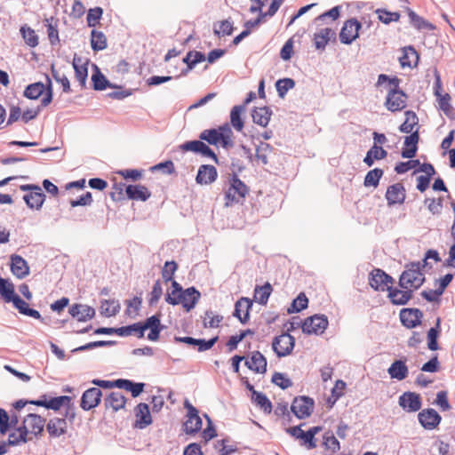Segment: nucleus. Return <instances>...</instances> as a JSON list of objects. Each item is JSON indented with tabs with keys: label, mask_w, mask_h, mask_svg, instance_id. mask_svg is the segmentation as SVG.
<instances>
[{
	"label": "nucleus",
	"mask_w": 455,
	"mask_h": 455,
	"mask_svg": "<svg viewBox=\"0 0 455 455\" xmlns=\"http://www.w3.org/2000/svg\"><path fill=\"white\" fill-rule=\"evenodd\" d=\"M200 296V292L195 287H189L179 294L178 297H172L171 294H167L165 301L173 306L181 304L185 310L189 312L196 307Z\"/></svg>",
	"instance_id": "obj_3"
},
{
	"label": "nucleus",
	"mask_w": 455,
	"mask_h": 455,
	"mask_svg": "<svg viewBox=\"0 0 455 455\" xmlns=\"http://www.w3.org/2000/svg\"><path fill=\"white\" fill-rule=\"evenodd\" d=\"M72 65L75 70L76 78L84 87L88 76L87 62H83L82 58L75 54Z\"/></svg>",
	"instance_id": "obj_28"
},
{
	"label": "nucleus",
	"mask_w": 455,
	"mask_h": 455,
	"mask_svg": "<svg viewBox=\"0 0 455 455\" xmlns=\"http://www.w3.org/2000/svg\"><path fill=\"white\" fill-rule=\"evenodd\" d=\"M272 382L282 389H286L292 386V381L281 372H275L273 374Z\"/></svg>",
	"instance_id": "obj_61"
},
{
	"label": "nucleus",
	"mask_w": 455,
	"mask_h": 455,
	"mask_svg": "<svg viewBox=\"0 0 455 455\" xmlns=\"http://www.w3.org/2000/svg\"><path fill=\"white\" fill-rule=\"evenodd\" d=\"M68 423L65 418H52L46 424V430L51 437L57 438L66 434Z\"/></svg>",
	"instance_id": "obj_21"
},
{
	"label": "nucleus",
	"mask_w": 455,
	"mask_h": 455,
	"mask_svg": "<svg viewBox=\"0 0 455 455\" xmlns=\"http://www.w3.org/2000/svg\"><path fill=\"white\" fill-rule=\"evenodd\" d=\"M419 140V132L415 131L411 132L409 136H406L404 139V146L405 148L402 150V156L403 158H412L415 156L418 150V142Z\"/></svg>",
	"instance_id": "obj_24"
},
{
	"label": "nucleus",
	"mask_w": 455,
	"mask_h": 455,
	"mask_svg": "<svg viewBox=\"0 0 455 455\" xmlns=\"http://www.w3.org/2000/svg\"><path fill=\"white\" fill-rule=\"evenodd\" d=\"M52 75L56 82L60 83L62 85L64 92H70V83L68 78L64 74H60L58 70L54 68V66H52Z\"/></svg>",
	"instance_id": "obj_60"
},
{
	"label": "nucleus",
	"mask_w": 455,
	"mask_h": 455,
	"mask_svg": "<svg viewBox=\"0 0 455 455\" xmlns=\"http://www.w3.org/2000/svg\"><path fill=\"white\" fill-rule=\"evenodd\" d=\"M295 86V81L291 78H282L276 81L275 87L280 98H284L289 90Z\"/></svg>",
	"instance_id": "obj_53"
},
{
	"label": "nucleus",
	"mask_w": 455,
	"mask_h": 455,
	"mask_svg": "<svg viewBox=\"0 0 455 455\" xmlns=\"http://www.w3.org/2000/svg\"><path fill=\"white\" fill-rule=\"evenodd\" d=\"M220 132V130L216 129L204 130L200 133L199 139L207 141L211 145L217 146L220 144V139H221Z\"/></svg>",
	"instance_id": "obj_50"
},
{
	"label": "nucleus",
	"mask_w": 455,
	"mask_h": 455,
	"mask_svg": "<svg viewBox=\"0 0 455 455\" xmlns=\"http://www.w3.org/2000/svg\"><path fill=\"white\" fill-rule=\"evenodd\" d=\"M441 319H436L435 327H432L427 331V347L432 351H435L438 349L437 338L439 335V328H440Z\"/></svg>",
	"instance_id": "obj_47"
},
{
	"label": "nucleus",
	"mask_w": 455,
	"mask_h": 455,
	"mask_svg": "<svg viewBox=\"0 0 455 455\" xmlns=\"http://www.w3.org/2000/svg\"><path fill=\"white\" fill-rule=\"evenodd\" d=\"M69 315L78 322H86L95 316V309L84 304L75 303L68 308Z\"/></svg>",
	"instance_id": "obj_14"
},
{
	"label": "nucleus",
	"mask_w": 455,
	"mask_h": 455,
	"mask_svg": "<svg viewBox=\"0 0 455 455\" xmlns=\"http://www.w3.org/2000/svg\"><path fill=\"white\" fill-rule=\"evenodd\" d=\"M20 31L25 43L29 47L34 48L38 45V36L34 29H32L30 27H28L27 25H24L20 28Z\"/></svg>",
	"instance_id": "obj_45"
},
{
	"label": "nucleus",
	"mask_w": 455,
	"mask_h": 455,
	"mask_svg": "<svg viewBox=\"0 0 455 455\" xmlns=\"http://www.w3.org/2000/svg\"><path fill=\"white\" fill-rule=\"evenodd\" d=\"M406 197V191L403 184L395 183L389 186L386 192L388 205L402 204Z\"/></svg>",
	"instance_id": "obj_17"
},
{
	"label": "nucleus",
	"mask_w": 455,
	"mask_h": 455,
	"mask_svg": "<svg viewBox=\"0 0 455 455\" xmlns=\"http://www.w3.org/2000/svg\"><path fill=\"white\" fill-rule=\"evenodd\" d=\"M184 407L188 410V419L184 422V431L187 434L197 433L202 427V419L198 415V411L188 400H185Z\"/></svg>",
	"instance_id": "obj_11"
},
{
	"label": "nucleus",
	"mask_w": 455,
	"mask_h": 455,
	"mask_svg": "<svg viewBox=\"0 0 455 455\" xmlns=\"http://www.w3.org/2000/svg\"><path fill=\"white\" fill-rule=\"evenodd\" d=\"M361 28V22L355 18L346 20L339 32L340 42L344 44H351L358 38Z\"/></svg>",
	"instance_id": "obj_6"
},
{
	"label": "nucleus",
	"mask_w": 455,
	"mask_h": 455,
	"mask_svg": "<svg viewBox=\"0 0 455 455\" xmlns=\"http://www.w3.org/2000/svg\"><path fill=\"white\" fill-rule=\"evenodd\" d=\"M375 13L378 15V19L382 23L388 25L391 22H396L400 20V13L397 12H389L387 9L379 8L375 11Z\"/></svg>",
	"instance_id": "obj_46"
},
{
	"label": "nucleus",
	"mask_w": 455,
	"mask_h": 455,
	"mask_svg": "<svg viewBox=\"0 0 455 455\" xmlns=\"http://www.w3.org/2000/svg\"><path fill=\"white\" fill-rule=\"evenodd\" d=\"M399 405L407 412H416L421 408V397L417 393L405 392L399 397Z\"/></svg>",
	"instance_id": "obj_12"
},
{
	"label": "nucleus",
	"mask_w": 455,
	"mask_h": 455,
	"mask_svg": "<svg viewBox=\"0 0 455 455\" xmlns=\"http://www.w3.org/2000/svg\"><path fill=\"white\" fill-rule=\"evenodd\" d=\"M387 372L391 379L403 380L408 376L409 370L404 361L395 360L387 369Z\"/></svg>",
	"instance_id": "obj_30"
},
{
	"label": "nucleus",
	"mask_w": 455,
	"mask_h": 455,
	"mask_svg": "<svg viewBox=\"0 0 455 455\" xmlns=\"http://www.w3.org/2000/svg\"><path fill=\"white\" fill-rule=\"evenodd\" d=\"M220 144L225 148H230L234 146V142L232 140V132L229 128L220 127Z\"/></svg>",
	"instance_id": "obj_62"
},
{
	"label": "nucleus",
	"mask_w": 455,
	"mask_h": 455,
	"mask_svg": "<svg viewBox=\"0 0 455 455\" xmlns=\"http://www.w3.org/2000/svg\"><path fill=\"white\" fill-rule=\"evenodd\" d=\"M126 403V398L119 392H111L104 400L105 407L111 408L114 411L123 409Z\"/></svg>",
	"instance_id": "obj_29"
},
{
	"label": "nucleus",
	"mask_w": 455,
	"mask_h": 455,
	"mask_svg": "<svg viewBox=\"0 0 455 455\" xmlns=\"http://www.w3.org/2000/svg\"><path fill=\"white\" fill-rule=\"evenodd\" d=\"M95 72L92 76V86L95 91H103L106 88H113L114 86L109 83L106 76L100 72L99 68L94 65Z\"/></svg>",
	"instance_id": "obj_37"
},
{
	"label": "nucleus",
	"mask_w": 455,
	"mask_h": 455,
	"mask_svg": "<svg viewBox=\"0 0 455 455\" xmlns=\"http://www.w3.org/2000/svg\"><path fill=\"white\" fill-rule=\"evenodd\" d=\"M418 419L420 425L429 430L435 428L442 419L437 411L431 408L421 411L418 414Z\"/></svg>",
	"instance_id": "obj_15"
},
{
	"label": "nucleus",
	"mask_w": 455,
	"mask_h": 455,
	"mask_svg": "<svg viewBox=\"0 0 455 455\" xmlns=\"http://www.w3.org/2000/svg\"><path fill=\"white\" fill-rule=\"evenodd\" d=\"M419 164H420V162L419 160H410L407 162H400L395 165V171L398 174H402V173L407 172L409 170H411Z\"/></svg>",
	"instance_id": "obj_63"
},
{
	"label": "nucleus",
	"mask_w": 455,
	"mask_h": 455,
	"mask_svg": "<svg viewBox=\"0 0 455 455\" xmlns=\"http://www.w3.org/2000/svg\"><path fill=\"white\" fill-rule=\"evenodd\" d=\"M91 45L93 51H102L107 47L106 36L97 30H92L91 33Z\"/></svg>",
	"instance_id": "obj_44"
},
{
	"label": "nucleus",
	"mask_w": 455,
	"mask_h": 455,
	"mask_svg": "<svg viewBox=\"0 0 455 455\" xmlns=\"http://www.w3.org/2000/svg\"><path fill=\"white\" fill-rule=\"evenodd\" d=\"M217 177V169L213 165L203 164L198 169L196 181L200 185H208L214 182Z\"/></svg>",
	"instance_id": "obj_19"
},
{
	"label": "nucleus",
	"mask_w": 455,
	"mask_h": 455,
	"mask_svg": "<svg viewBox=\"0 0 455 455\" xmlns=\"http://www.w3.org/2000/svg\"><path fill=\"white\" fill-rule=\"evenodd\" d=\"M405 115V120L404 122L400 125L399 130L401 132L404 133H411L413 132V129L416 125L419 124V118L415 112L411 110H407L404 113Z\"/></svg>",
	"instance_id": "obj_40"
},
{
	"label": "nucleus",
	"mask_w": 455,
	"mask_h": 455,
	"mask_svg": "<svg viewBox=\"0 0 455 455\" xmlns=\"http://www.w3.org/2000/svg\"><path fill=\"white\" fill-rule=\"evenodd\" d=\"M0 294L5 301L10 302V299L15 294L13 285L7 280L0 276Z\"/></svg>",
	"instance_id": "obj_57"
},
{
	"label": "nucleus",
	"mask_w": 455,
	"mask_h": 455,
	"mask_svg": "<svg viewBox=\"0 0 455 455\" xmlns=\"http://www.w3.org/2000/svg\"><path fill=\"white\" fill-rule=\"evenodd\" d=\"M135 427L143 429L152 423L149 407L147 403H140L135 408Z\"/></svg>",
	"instance_id": "obj_20"
},
{
	"label": "nucleus",
	"mask_w": 455,
	"mask_h": 455,
	"mask_svg": "<svg viewBox=\"0 0 455 455\" xmlns=\"http://www.w3.org/2000/svg\"><path fill=\"white\" fill-rule=\"evenodd\" d=\"M403 56L400 57V64L404 67H416L419 61V54L412 46H406L403 49Z\"/></svg>",
	"instance_id": "obj_33"
},
{
	"label": "nucleus",
	"mask_w": 455,
	"mask_h": 455,
	"mask_svg": "<svg viewBox=\"0 0 455 455\" xmlns=\"http://www.w3.org/2000/svg\"><path fill=\"white\" fill-rule=\"evenodd\" d=\"M119 304L115 300L105 299L101 302L100 313L101 315L109 317L116 315L119 311Z\"/></svg>",
	"instance_id": "obj_52"
},
{
	"label": "nucleus",
	"mask_w": 455,
	"mask_h": 455,
	"mask_svg": "<svg viewBox=\"0 0 455 455\" xmlns=\"http://www.w3.org/2000/svg\"><path fill=\"white\" fill-rule=\"evenodd\" d=\"M308 304V299L304 293H300L298 297L293 299L291 307L288 308V313H297L301 310L307 308Z\"/></svg>",
	"instance_id": "obj_54"
},
{
	"label": "nucleus",
	"mask_w": 455,
	"mask_h": 455,
	"mask_svg": "<svg viewBox=\"0 0 455 455\" xmlns=\"http://www.w3.org/2000/svg\"><path fill=\"white\" fill-rule=\"evenodd\" d=\"M252 307V300L242 297L235 305L234 316L239 319L242 323H246L250 318V310Z\"/></svg>",
	"instance_id": "obj_18"
},
{
	"label": "nucleus",
	"mask_w": 455,
	"mask_h": 455,
	"mask_svg": "<svg viewBox=\"0 0 455 455\" xmlns=\"http://www.w3.org/2000/svg\"><path fill=\"white\" fill-rule=\"evenodd\" d=\"M251 401L264 412H271L272 403L265 394L258 391H253L251 395Z\"/></svg>",
	"instance_id": "obj_41"
},
{
	"label": "nucleus",
	"mask_w": 455,
	"mask_h": 455,
	"mask_svg": "<svg viewBox=\"0 0 455 455\" xmlns=\"http://www.w3.org/2000/svg\"><path fill=\"white\" fill-rule=\"evenodd\" d=\"M388 298L394 305H405L412 297L411 290L402 291L392 286L387 290Z\"/></svg>",
	"instance_id": "obj_26"
},
{
	"label": "nucleus",
	"mask_w": 455,
	"mask_h": 455,
	"mask_svg": "<svg viewBox=\"0 0 455 455\" xmlns=\"http://www.w3.org/2000/svg\"><path fill=\"white\" fill-rule=\"evenodd\" d=\"M387 152L380 146L373 145L366 153L363 158V163L371 167L376 160H382L386 158Z\"/></svg>",
	"instance_id": "obj_34"
},
{
	"label": "nucleus",
	"mask_w": 455,
	"mask_h": 455,
	"mask_svg": "<svg viewBox=\"0 0 455 455\" xmlns=\"http://www.w3.org/2000/svg\"><path fill=\"white\" fill-rule=\"evenodd\" d=\"M116 387L130 391L133 397L139 396L144 388V383H134L130 379H116Z\"/></svg>",
	"instance_id": "obj_36"
},
{
	"label": "nucleus",
	"mask_w": 455,
	"mask_h": 455,
	"mask_svg": "<svg viewBox=\"0 0 455 455\" xmlns=\"http://www.w3.org/2000/svg\"><path fill=\"white\" fill-rule=\"evenodd\" d=\"M248 191V187L236 174H233L228 180V187L225 192V205L229 206L234 203H238L246 196Z\"/></svg>",
	"instance_id": "obj_2"
},
{
	"label": "nucleus",
	"mask_w": 455,
	"mask_h": 455,
	"mask_svg": "<svg viewBox=\"0 0 455 455\" xmlns=\"http://www.w3.org/2000/svg\"><path fill=\"white\" fill-rule=\"evenodd\" d=\"M234 30L233 23L228 20L221 21L219 24V28H214V33L218 36H230Z\"/></svg>",
	"instance_id": "obj_64"
},
{
	"label": "nucleus",
	"mask_w": 455,
	"mask_h": 455,
	"mask_svg": "<svg viewBox=\"0 0 455 455\" xmlns=\"http://www.w3.org/2000/svg\"><path fill=\"white\" fill-rule=\"evenodd\" d=\"M407 95L398 87H393L387 92L385 106L391 111H400L406 107Z\"/></svg>",
	"instance_id": "obj_8"
},
{
	"label": "nucleus",
	"mask_w": 455,
	"mask_h": 455,
	"mask_svg": "<svg viewBox=\"0 0 455 455\" xmlns=\"http://www.w3.org/2000/svg\"><path fill=\"white\" fill-rule=\"evenodd\" d=\"M383 170L379 168L371 170L370 172H367L364 178L363 185L365 187H378L379 180L383 176Z\"/></svg>",
	"instance_id": "obj_48"
},
{
	"label": "nucleus",
	"mask_w": 455,
	"mask_h": 455,
	"mask_svg": "<svg viewBox=\"0 0 455 455\" xmlns=\"http://www.w3.org/2000/svg\"><path fill=\"white\" fill-rule=\"evenodd\" d=\"M407 13L411 24L418 30H435L436 27L424 18L418 15L414 11L407 8Z\"/></svg>",
	"instance_id": "obj_31"
},
{
	"label": "nucleus",
	"mask_w": 455,
	"mask_h": 455,
	"mask_svg": "<svg viewBox=\"0 0 455 455\" xmlns=\"http://www.w3.org/2000/svg\"><path fill=\"white\" fill-rule=\"evenodd\" d=\"M245 365L257 373L267 371V359L259 351L252 352L251 359L245 361Z\"/></svg>",
	"instance_id": "obj_25"
},
{
	"label": "nucleus",
	"mask_w": 455,
	"mask_h": 455,
	"mask_svg": "<svg viewBox=\"0 0 455 455\" xmlns=\"http://www.w3.org/2000/svg\"><path fill=\"white\" fill-rule=\"evenodd\" d=\"M394 282V278L380 268H375L370 274L369 283L375 291H387Z\"/></svg>",
	"instance_id": "obj_9"
},
{
	"label": "nucleus",
	"mask_w": 455,
	"mask_h": 455,
	"mask_svg": "<svg viewBox=\"0 0 455 455\" xmlns=\"http://www.w3.org/2000/svg\"><path fill=\"white\" fill-rule=\"evenodd\" d=\"M273 150V147L266 142H260L256 148V158L266 165L268 164V156Z\"/></svg>",
	"instance_id": "obj_49"
},
{
	"label": "nucleus",
	"mask_w": 455,
	"mask_h": 455,
	"mask_svg": "<svg viewBox=\"0 0 455 455\" xmlns=\"http://www.w3.org/2000/svg\"><path fill=\"white\" fill-rule=\"evenodd\" d=\"M223 317L220 315H214L212 311L208 310L205 312L204 318V326L205 328H216L220 325Z\"/></svg>",
	"instance_id": "obj_55"
},
{
	"label": "nucleus",
	"mask_w": 455,
	"mask_h": 455,
	"mask_svg": "<svg viewBox=\"0 0 455 455\" xmlns=\"http://www.w3.org/2000/svg\"><path fill=\"white\" fill-rule=\"evenodd\" d=\"M244 105H236L233 107L230 113V122L232 126L237 131L241 132L243 128V121L241 117L242 113L244 112Z\"/></svg>",
	"instance_id": "obj_42"
},
{
	"label": "nucleus",
	"mask_w": 455,
	"mask_h": 455,
	"mask_svg": "<svg viewBox=\"0 0 455 455\" xmlns=\"http://www.w3.org/2000/svg\"><path fill=\"white\" fill-rule=\"evenodd\" d=\"M423 313L418 308H403L400 311L402 323L407 328H414L420 324Z\"/></svg>",
	"instance_id": "obj_16"
},
{
	"label": "nucleus",
	"mask_w": 455,
	"mask_h": 455,
	"mask_svg": "<svg viewBox=\"0 0 455 455\" xmlns=\"http://www.w3.org/2000/svg\"><path fill=\"white\" fill-rule=\"evenodd\" d=\"M425 282V275L421 272L419 262H411L405 266L404 271L399 278V286L405 290H417Z\"/></svg>",
	"instance_id": "obj_1"
},
{
	"label": "nucleus",
	"mask_w": 455,
	"mask_h": 455,
	"mask_svg": "<svg viewBox=\"0 0 455 455\" xmlns=\"http://www.w3.org/2000/svg\"><path fill=\"white\" fill-rule=\"evenodd\" d=\"M271 116L272 110L268 107L255 108L251 113L253 122L262 127L268 124Z\"/></svg>",
	"instance_id": "obj_32"
},
{
	"label": "nucleus",
	"mask_w": 455,
	"mask_h": 455,
	"mask_svg": "<svg viewBox=\"0 0 455 455\" xmlns=\"http://www.w3.org/2000/svg\"><path fill=\"white\" fill-rule=\"evenodd\" d=\"M178 265L175 261H166L163 269L162 276L165 283L172 280L173 275L177 270Z\"/></svg>",
	"instance_id": "obj_58"
},
{
	"label": "nucleus",
	"mask_w": 455,
	"mask_h": 455,
	"mask_svg": "<svg viewBox=\"0 0 455 455\" xmlns=\"http://www.w3.org/2000/svg\"><path fill=\"white\" fill-rule=\"evenodd\" d=\"M294 345V337L289 333H283L274 339L272 348L278 357H283L291 353Z\"/></svg>",
	"instance_id": "obj_7"
},
{
	"label": "nucleus",
	"mask_w": 455,
	"mask_h": 455,
	"mask_svg": "<svg viewBox=\"0 0 455 455\" xmlns=\"http://www.w3.org/2000/svg\"><path fill=\"white\" fill-rule=\"evenodd\" d=\"M323 445L326 450H330L331 453H335L340 449V444L338 439L332 435L326 433L323 435Z\"/></svg>",
	"instance_id": "obj_56"
},
{
	"label": "nucleus",
	"mask_w": 455,
	"mask_h": 455,
	"mask_svg": "<svg viewBox=\"0 0 455 455\" xmlns=\"http://www.w3.org/2000/svg\"><path fill=\"white\" fill-rule=\"evenodd\" d=\"M23 199L30 209L40 210L45 200V195L40 187H35L34 191L26 194Z\"/></svg>",
	"instance_id": "obj_23"
},
{
	"label": "nucleus",
	"mask_w": 455,
	"mask_h": 455,
	"mask_svg": "<svg viewBox=\"0 0 455 455\" xmlns=\"http://www.w3.org/2000/svg\"><path fill=\"white\" fill-rule=\"evenodd\" d=\"M32 437H27V431L25 427H18L13 432L9 434L8 441L6 442L10 446L20 445L31 441Z\"/></svg>",
	"instance_id": "obj_35"
},
{
	"label": "nucleus",
	"mask_w": 455,
	"mask_h": 455,
	"mask_svg": "<svg viewBox=\"0 0 455 455\" xmlns=\"http://www.w3.org/2000/svg\"><path fill=\"white\" fill-rule=\"evenodd\" d=\"M129 199L147 201L150 196V191L142 185H128L125 188Z\"/></svg>",
	"instance_id": "obj_27"
},
{
	"label": "nucleus",
	"mask_w": 455,
	"mask_h": 455,
	"mask_svg": "<svg viewBox=\"0 0 455 455\" xmlns=\"http://www.w3.org/2000/svg\"><path fill=\"white\" fill-rule=\"evenodd\" d=\"M272 292V286L266 283L262 286L257 285L254 289V299L260 305H266Z\"/></svg>",
	"instance_id": "obj_39"
},
{
	"label": "nucleus",
	"mask_w": 455,
	"mask_h": 455,
	"mask_svg": "<svg viewBox=\"0 0 455 455\" xmlns=\"http://www.w3.org/2000/svg\"><path fill=\"white\" fill-rule=\"evenodd\" d=\"M160 327H164L161 324L160 316L157 315H152V316L147 318L144 323H140V331H142V334L144 335V332L146 330L156 329V328H160Z\"/></svg>",
	"instance_id": "obj_59"
},
{
	"label": "nucleus",
	"mask_w": 455,
	"mask_h": 455,
	"mask_svg": "<svg viewBox=\"0 0 455 455\" xmlns=\"http://www.w3.org/2000/svg\"><path fill=\"white\" fill-rule=\"evenodd\" d=\"M328 318L324 315H315L307 317L301 323L302 331L306 334L320 335L328 326Z\"/></svg>",
	"instance_id": "obj_4"
},
{
	"label": "nucleus",
	"mask_w": 455,
	"mask_h": 455,
	"mask_svg": "<svg viewBox=\"0 0 455 455\" xmlns=\"http://www.w3.org/2000/svg\"><path fill=\"white\" fill-rule=\"evenodd\" d=\"M11 271L17 278L22 279L29 274V267L21 256L12 255Z\"/></svg>",
	"instance_id": "obj_22"
},
{
	"label": "nucleus",
	"mask_w": 455,
	"mask_h": 455,
	"mask_svg": "<svg viewBox=\"0 0 455 455\" xmlns=\"http://www.w3.org/2000/svg\"><path fill=\"white\" fill-rule=\"evenodd\" d=\"M45 419L36 413L28 414L19 427H25L27 437L37 436L42 434Z\"/></svg>",
	"instance_id": "obj_10"
},
{
	"label": "nucleus",
	"mask_w": 455,
	"mask_h": 455,
	"mask_svg": "<svg viewBox=\"0 0 455 455\" xmlns=\"http://www.w3.org/2000/svg\"><path fill=\"white\" fill-rule=\"evenodd\" d=\"M140 323H136L131 325L117 328V335L126 337L136 335L138 338H143L142 331H140Z\"/></svg>",
	"instance_id": "obj_51"
},
{
	"label": "nucleus",
	"mask_w": 455,
	"mask_h": 455,
	"mask_svg": "<svg viewBox=\"0 0 455 455\" xmlns=\"http://www.w3.org/2000/svg\"><path fill=\"white\" fill-rule=\"evenodd\" d=\"M333 35V30L329 28H323L318 33H315L314 36L315 48L323 50Z\"/></svg>",
	"instance_id": "obj_38"
},
{
	"label": "nucleus",
	"mask_w": 455,
	"mask_h": 455,
	"mask_svg": "<svg viewBox=\"0 0 455 455\" xmlns=\"http://www.w3.org/2000/svg\"><path fill=\"white\" fill-rule=\"evenodd\" d=\"M45 91V85L41 83H34L28 85L23 95L29 100H37Z\"/></svg>",
	"instance_id": "obj_43"
},
{
	"label": "nucleus",
	"mask_w": 455,
	"mask_h": 455,
	"mask_svg": "<svg viewBox=\"0 0 455 455\" xmlns=\"http://www.w3.org/2000/svg\"><path fill=\"white\" fill-rule=\"evenodd\" d=\"M315 402L308 396H299L294 398L291 410L292 413L300 419L308 418L314 410Z\"/></svg>",
	"instance_id": "obj_5"
},
{
	"label": "nucleus",
	"mask_w": 455,
	"mask_h": 455,
	"mask_svg": "<svg viewBox=\"0 0 455 455\" xmlns=\"http://www.w3.org/2000/svg\"><path fill=\"white\" fill-rule=\"evenodd\" d=\"M102 392L98 387H91L85 390L81 398L80 406L84 411H90L97 407L101 401Z\"/></svg>",
	"instance_id": "obj_13"
}]
</instances>
